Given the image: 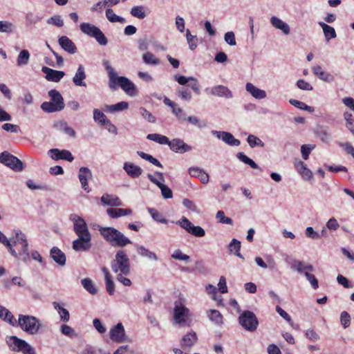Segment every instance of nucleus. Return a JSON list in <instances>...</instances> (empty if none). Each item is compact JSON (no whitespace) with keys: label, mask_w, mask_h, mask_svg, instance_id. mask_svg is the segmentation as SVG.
I'll list each match as a JSON object with an SVG mask.
<instances>
[{"label":"nucleus","mask_w":354,"mask_h":354,"mask_svg":"<svg viewBox=\"0 0 354 354\" xmlns=\"http://www.w3.org/2000/svg\"><path fill=\"white\" fill-rule=\"evenodd\" d=\"M61 332L63 335L68 336L69 337H77V334L75 333V330L72 327L66 324H63L61 326Z\"/></svg>","instance_id":"nucleus-55"},{"label":"nucleus","mask_w":354,"mask_h":354,"mask_svg":"<svg viewBox=\"0 0 354 354\" xmlns=\"http://www.w3.org/2000/svg\"><path fill=\"white\" fill-rule=\"evenodd\" d=\"M70 219L73 223L74 231L78 237H91L87 224L82 217L73 214L70 216Z\"/></svg>","instance_id":"nucleus-11"},{"label":"nucleus","mask_w":354,"mask_h":354,"mask_svg":"<svg viewBox=\"0 0 354 354\" xmlns=\"http://www.w3.org/2000/svg\"><path fill=\"white\" fill-rule=\"evenodd\" d=\"M148 178L151 182L156 185L161 190V194L165 198H171L173 196L171 189L167 185L158 181L152 174L147 175Z\"/></svg>","instance_id":"nucleus-23"},{"label":"nucleus","mask_w":354,"mask_h":354,"mask_svg":"<svg viewBox=\"0 0 354 354\" xmlns=\"http://www.w3.org/2000/svg\"><path fill=\"white\" fill-rule=\"evenodd\" d=\"M82 285L91 295H95L97 292L93 281L88 278L82 279Z\"/></svg>","instance_id":"nucleus-46"},{"label":"nucleus","mask_w":354,"mask_h":354,"mask_svg":"<svg viewBox=\"0 0 354 354\" xmlns=\"http://www.w3.org/2000/svg\"><path fill=\"white\" fill-rule=\"evenodd\" d=\"M91 237H78L73 242V249L77 252L88 250L91 247Z\"/></svg>","instance_id":"nucleus-18"},{"label":"nucleus","mask_w":354,"mask_h":354,"mask_svg":"<svg viewBox=\"0 0 354 354\" xmlns=\"http://www.w3.org/2000/svg\"><path fill=\"white\" fill-rule=\"evenodd\" d=\"M128 107L129 104L127 102H120L115 104L106 106V111H109L110 112L121 111L127 109Z\"/></svg>","instance_id":"nucleus-42"},{"label":"nucleus","mask_w":354,"mask_h":354,"mask_svg":"<svg viewBox=\"0 0 354 354\" xmlns=\"http://www.w3.org/2000/svg\"><path fill=\"white\" fill-rule=\"evenodd\" d=\"M123 169L132 178H138L142 173V169L139 166L129 162L124 163Z\"/></svg>","instance_id":"nucleus-22"},{"label":"nucleus","mask_w":354,"mask_h":354,"mask_svg":"<svg viewBox=\"0 0 354 354\" xmlns=\"http://www.w3.org/2000/svg\"><path fill=\"white\" fill-rule=\"evenodd\" d=\"M131 14L138 19H144L146 16L142 6H134L131 8Z\"/></svg>","instance_id":"nucleus-56"},{"label":"nucleus","mask_w":354,"mask_h":354,"mask_svg":"<svg viewBox=\"0 0 354 354\" xmlns=\"http://www.w3.org/2000/svg\"><path fill=\"white\" fill-rule=\"evenodd\" d=\"M137 153H138V156L140 157H141L142 158H143L146 160H148L149 162H150L151 163H152L153 165H154L157 167H162V164L156 158H153L152 156L147 154L142 151H138Z\"/></svg>","instance_id":"nucleus-50"},{"label":"nucleus","mask_w":354,"mask_h":354,"mask_svg":"<svg viewBox=\"0 0 354 354\" xmlns=\"http://www.w3.org/2000/svg\"><path fill=\"white\" fill-rule=\"evenodd\" d=\"M80 30L86 35L94 37L96 41L102 46L108 43V40L100 29L89 23H82L80 25Z\"/></svg>","instance_id":"nucleus-9"},{"label":"nucleus","mask_w":354,"mask_h":354,"mask_svg":"<svg viewBox=\"0 0 354 354\" xmlns=\"http://www.w3.org/2000/svg\"><path fill=\"white\" fill-rule=\"evenodd\" d=\"M41 20V17L35 15L32 12H28L26 15V21L28 24L33 25L39 22Z\"/></svg>","instance_id":"nucleus-62"},{"label":"nucleus","mask_w":354,"mask_h":354,"mask_svg":"<svg viewBox=\"0 0 354 354\" xmlns=\"http://www.w3.org/2000/svg\"><path fill=\"white\" fill-rule=\"evenodd\" d=\"M313 73L317 76L319 79L324 81H329L330 78V75L322 70L321 66H314L313 68Z\"/></svg>","instance_id":"nucleus-44"},{"label":"nucleus","mask_w":354,"mask_h":354,"mask_svg":"<svg viewBox=\"0 0 354 354\" xmlns=\"http://www.w3.org/2000/svg\"><path fill=\"white\" fill-rule=\"evenodd\" d=\"M41 71L46 74V78L47 80L54 82H59L65 75L63 71H55L47 66H43Z\"/></svg>","instance_id":"nucleus-19"},{"label":"nucleus","mask_w":354,"mask_h":354,"mask_svg":"<svg viewBox=\"0 0 354 354\" xmlns=\"http://www.w3.org/2000/svg\"><path fill=\"white\" fill-rule=\"evenodd\" d=\"M212 133L230 146H239L241 143L239 140L234 138L233 135L229 132L214 130L212 131Z\"/></svg>","instance_id":"nucleus-15"},{"label":"nucleus","mask_w":354,"mask_h":354,"mask_svg":"<svg viewBox=\"0 0 354 354\" xmlns=\"http://www.w3.org/2000/svg\"><path fill=\"white\" fill-rule=\"evenodd\" d=\"M147 138L153 140L154 142H156L160 145H167L169 144V138L165 136H162L158 133H151L148 134L147 136Z\"/></svg>","instance_id":"nucleus-39"},{"label":"nucleus","mask_w":354,"mask_h":354,"mask_svg":"<svg viewBox=\"0 0 354 354\" xmlns=\"http://www.w3.org/2000/svg\"><path fill=\"white\" fill-rule=\"evenodd\" d=\"M178 97L182 100L189 102L192 99V93L190 91L185 87H180L177 90Z\"/></svg>","instance_id":"nucleus-51"},{"label":"nucleus","mask_w":354,"mask_h":354,"mask_svg":"<svg viewBox=\"0 0 354 354\" xmlns=\"http://www.w3.org/2000/svg\"><path fill=\"white\" fill-rule=\"evenodd\" d=\"M48 154L52 159L55 160H66L68 162H72L74 159L72 153L66 149L59 150L58 149H52L48 151Z\"/></svg>","instance_id":"nucleus-17"},{"label":"nucleus","mask_w":354,"mask_h":354,"mask_svg":"<svg viewBox=\"0 0 354 354\" xmlns=\"http://www.w3.org/2000/svg\"><path fill=\"white\" fill-rule=\"evenodd\" d=\"M106 213L111 218H115L130 215L132 213V210L129 208H109L106 209Z\"/></svg>","instance_id":"nucleus-32"},{"label":"nucleus","mask_w":354,"mask_h":354,"mask_svg":"<svg viewBox=\"0 0 354 354\" xmlns=\"http://www.w3.org/2000/svg\"><path fill=\"white\" fill-rule=\"evenodd\" d=\"M28 245L25 234L21 231H17L12 244L10 243V247H8V249L12 256L19 260L27 262L30 260Z\"/></svg>","instance_id":"nucleus-1"},{"label":"nucleus","mask_w":354,"mask_h":354,"mask_svg":"<svg viewBox=\"0 0 354 354\" xmlns=\"http://www.w3.org/2000/svg\"><path fill=\"white\" fill-rule=\"evenodd\" d=\"M86 73L82 65H80L75 76L73 78V82L76 86H86V83L84 80L86 79Z\"/></svg>","instance_id":"nucleus-33"},{"label":"nucleus","mask_w":354,"mask_h":354,"mask_svg":"<svg viewBox=\"0 0 354 354\" xmlns=\"http://www.w3.org/2000/svg\"><path fill=\"white\" fill-rule=\"evenodd\" d=\"M176 223L196 237H203L205 235V232L201 227L194 225L186 217H183Z\"/></svg>","instance_id":"nucleus-13"},{"label":"nucleus","mask_w":354,"mask_h":354,"mask_svg":"<svg viewBox=\"0 0 354 354\" xmlns=\"http://www.w3.org/2000/svg\"><path fill=\"white\" fill-rule=\"evenodd\" d=\"M170 149L176 153H184L192 150V146L186 144L180 138H174L169 141Z\"/></svg>","instance_id":"nucleus-14"},{"label":"nucleus","mask_w":354,"mask_h":354,"mask_svg":"<svg viewBox=\"0 0 354 354\" xmlns=\"http://www.w3.org/2000/svg\"><path fill=\"white\" fill-rule=\"evenodd\" d=\"M149 212L150 213L151 217L157 222L160 223H167V220L164 218L162 214H160L158 210L153 208H149Z\"/></svg>","instance_id":"nucleus-49"},{"label":"nucleus","mask_w":354,"mask_h":354,"mask_svg":"<svg viewBox=\"0 0 354 354\" xmlns=\"http://www.w3.org/2000/svg\"><path fill=\"white\" fill-rule=\"evenodd\" d=\"M106 17L108 19V20L111 22H119L121 24H124L126 22V20L124 18L116 15L113 10L111 8H108L106 10Z\"/></svg>","instance_id":"nucleus-41"},{"label":"nucleus","mask_w":354,"mask_h":354,"mask_svg":"<svg viewBox=\"0 0 354 354\" xmlns=\"http://www.w3.org/2000/svg\"><path fill=\"white\" fill-rule=\"evenodd\" d=\"M55 127L59 131H64L66 134L75 138L76 133L75 130L69 127L66 122L59 121L55 124Z\"/></svg>","instance_id":"nucleus-36"},{"label":"nucleus","mask_w":354,"mask_h":354,"mask_svg":"<svg viewBox=\"0 0 354 354\" xmlns=\"http://www.w3.org/2000/svg\"><path fill=\"white\" fill-rule=\"evenodd\" d=\"M14 26L11 22L0 21V32L9 33L12 32Z\"/></svg>","instance_id":"nucleus-61"},{"label":"nucleus","mask_w":354,"mask_h":354,"mask_svg":"<svg viewBox=\"0 0 354 354\" xmlns=\"http://www.w3.org/2000/svg\"><path fill=\"white\" fill-rule=\"evenodd\" d=\"M97 229L104 240L112 246L123 248L131 243V241L129 238L114 227L98 226Z\"/></svg>","instance_id":"nucleus-2"},{"label":"nucleus","mask_w":354,"mask_h":354,"mask_svg":"<svg viewBox=\"0 0 354 354\" xmlns=\"http://www.w3.org/2000/svg\"><path fill=\"white\" fill-rule=\"evenodd\" d=\"M211 94L220 97L232 98L233 97L232 91L223 85H218L212 87L210 91Z\"/></svg>","instance_id":"nucleus-24"},{"label":"nucleus","mask_w":354,"mask_h":354,"mask_svg":"<svg viewBox=\"0 0 354 354\" xmlns=\"http://www.w3.org/2000/svg\"><path fill=\"white\" fill-rule=\"evenodd\" d=\"M30 59V53L27 50H22L17 57V65L18 66H24L28 63Z\"/></svg>","instance_id":"nucleus-43"},{"label":"nucleus","mask_w":354,"mask_h":354,"mask_svg":"<svg viewBox=\"0 0 354 354\" xmlns=\"http://www.w3.org/2000/svg\"><path fill=\"white\" fill-rule=\"evenodd\" d=\"M245 88L246 91L256 99L261 100L266 97V93L265 91L256 87L251 83H247L245 85Z\"/></svg>","instance_id":"nucleus-31"},{"label":"nucleus","mask_w":354,"mask_h":354,"mask_svg":"<svg viewBox=\"0 0 354 354\" xmlns=\"http://www.w3.org/2000/svg\"><path fill=\"white\" fill-rule=\"evenodd\" d=\"M188 172L192 177L199 178L203 184H207L209 182V175L198 167H190Z\"/></svg>","instance_id":"nucleus-25"},{"label":"nucleus","mask_w":354,"mask_h":354,"mask_svg":"<svg viewBox=\"0 0 354 354\" xmlns=\"http://www.w3.org/2000/svg\"><path fill=\"white\" fill-rule=\"evenodd\" d=\"M216 217L218 219L219 223L228 224V225H232V223H233L232 219L229 217H226L225 216L223 211H221V210L218 211L216 213Z\"/></svg>","instance_id":"nucleus-63"},{"label":"nucleus","mask_w":354,"mask_h":354,"mask_svg":"<svg viewBox=\"0 0 354 354\" xmlns=\"http://www.w3.org/2000/svg\"><path fill=\"white\" fill-rule=\"evenodd\" d=\"M249 145L253 148L255 146L263 147L264 143L257 136L254 135H249L247 139Z\"/></svg>","instance_id":"nucleus-59"},{"label":"nucleus","mask_w":354,"mask_h":354,"mask_svg":"<svg viewBox=\"0 0 354 354\" xmlns=\"http://www.w3.org/2000/svg\"><path fill=\"white\" fill-rule=\"evenodd\" d=\"M209 319L216 324H223V316L218 310H210L207 311Z\"/></svg>","instance_id":"nucleus-40"},{"label":"nucleus","mask_w":354,"mask_h":354,"mask_svg":"<svg viewBox=\"0 0 354 354\" xmlns=\"http://www.w3.org/2000/svg\"><path fill=\"white\" fill-rule=\"evenodd\" d=\"M270 23L275 28L281 30L284 35H287L290 33V29L288 24L283 21L277 17H272L270 18Z\"/></svg>","instance_id":"nucleus-27"},{"label":"nucleus","mask_w":354,"mask_h":354,"mask_svg":"<svg viewBox=\"0 0 354 354\" xmlns=\"http://www.w3.org/2000/svg\"><path fill=\"white\" fill-rule=\"evenodd\" d=\"M291 268L297 270L299 273L304 274L314 289L318 288V281L315 275L311 274L314 270V268L312 265L295 259L291 263Z\"/></svg>","instance_id":"nucleus-7"},{"label":"nucleus","mask_w":354,"mask_h":354,"mask_svg":"<svg viewBox=\"0 0 354 354\" xmlns=\"http://www.w3.org/2000/svg\"><path fill=\"white\" fill-rule=\"evenodd\" d=\"M110 338L112 341L118 343L125 341V331L121 323H118L110 330Z\"/></svg>","instance_id":"nucleus-16"},{"label":"nucleus","mask_w":354,"mask_h":354,"mask_svg":"<svg viewBox=\"0 0 354 354\" xmlns=\"http://www.w3.org/2000/svg\"><path fill=\"white\" fill-rule=\"evenodd\" d=\"M142 60L147 65L156 66L160 64V60L151 52L145 53L142 55Z\"/></svg>","instance_id":"nucleus-37"},{"label":"nucleus","mask_w":354,"mask_h":354,"mask_svg":"<svg viewBox=\"0 0 354 354\" xmlns=\"http://www.w3.org/2000/svg\"><path fill=\"white\" fill-rule=\"evenodd\" d=\"M196 333L189 332L182 338L181 346L184 350L189 349L196 343Z\"/></svg>","instance_id":"nucleus-28"},{"label":"nucleus","mask_w":354,"mask_h":354,"mask_svg":"<svg viewBox=\"0 0 354 354\" xmlns=\"http://www.w3.org/2000/svg\"><path fill=\"white\" fill-rule=\"evenodd\" d=\"M171 110L173 114H174L179 120L182 122L186 121L187 115L183 109L179 107L177 104L171 109Z\"/></svg>","instance_id":"nucleus-52"},{"label":"nucleus","mask_w":354,"mask_h":354,"mask_svg":"<svg viewBox=\"0 0 354 354\" xmlns=\"http://www.w3.org/2000/svg\"><path fill=\"white\" fill-rule=\"evenodd\" d=\"M41 109L47 113H53L62 111L54 102H44L41 105Z\"/></svg>","instance_id":"nucleus-45"},{"label":"nucleus","mask_w":354,"mask_h":354,"mask_svg":"<svg viewBox=\"0 0 354 354\" xmlns=\"http://www.w3.org/2000/svg\"><path fill=\"white\" fill-rule=\"evenodd\" d=\"M50 257L59 266H63L66 264V255L57 247H53L50 250Z\"/></svg>","instance_id":"nucleus-26"},{"label":"nucleus","mask_w":354,"mask_h":354,"mask_svg":"<svg viewBox=\"0 0 354 354\" xmlns=\"http://www.w3.org/2000/svg\"><path fill=\"white\" fill-rule=\"evenodd\" d=\"M290 103L298 109H300L302 110H306L310 113L314 111L313 107L308 106L305 103H304L301 101H299L297 100H290Z\"/></svg>","instance_id":"nucleus-53"},{"label":"nucleus","mask_w":354,"mask_h":354,"mask_svg":"<svg viewBox=\"0 0 354 354\" xmlns=\"http://www.w3.org/2000/svg\"><path fill=\"white\" fill-rule=\"evenodd\" d=\"M111 268L115 273H123L127 275L130 272V261L128 256L123 250H118L115 259L111 261Z\"/></svg>","instance_id":"nucleus-6"},{"label":"nucleus","mask_w":354,"mask_h":354,"mask_svg":"<svg viewBox=\"0 0 354 354\" xmlns=\"http://www.w3.org/2000/svg\"><path fill=\"white\" fill-rule=\"evenodd\" d=\"M101 202L104 205L110 206H121L122 205L121 200L118 196L108 194L102 195Z\"/></svg>","instance_id":"nucleus-30"},{"label":"nucleus","mask_w":354,"mask_h":354,"mask_svg":"<svg viewBox=\"0 0 354 354\" xmlns=\"http://www.w3.org/2000/svg\"><path fill=\"white\" fill-rule=\"evenodd\" d=\"M109 86L111 90H116L120 87L127 95L136 96L138 90L135 84L128 78L123 76H115L113 82L109 81Z\"/></svg>","instance_id":"nucleus-5"},{"label":"nucleus","mask_w":354,"mask_h":354,"mask_svg":"<svg viewBox=\"0 0 354 354\" xmlns=\"http://www.w3.org/2000/svg\"><path fill=\"white\" fill-rule=\"evenodd\" d=\"M58 43L63 50L70 54H75L77 52L75 44L66 36L60 37Z\"/></svg>","instance_id":"nucleus-21"},{"label":"nucleus","mask_w":354,"mask_h":354,"mask_svg":"<svg viewBox=\"0 0 354 354\" xmlns=\"http://www.w3.org/2000/svg\"><path fill=\"white\" fill-rule=\"evenodd\" d=\"M237 158L241 160V162H244L245 164H247L250 165L253 169H258V165L250 158H248L247 156H245L242 152H239L236 154Z\"/></svg>","instance_id":"nucleus-48"},{"label":"nucleus","mask_w":354,"mask_h":354,"mask_svg":"<svg viewBox=\"0 0 354 354\" xmlns=\"http://www.w3.org/2000/svg\"><path fill=\"white\" fill-rule=\"evenodd\" d=\"M136 248L137 252L141 257H147L148 259H149L151 260H153V261L158 260L157 255L154 252H153L149 250L148 249H147L146 248H145L144 246L136 245Z\"/></svg>","instance_id":"nucleus-35"},{"label":"nucleus","mask_w":354,"mask_h":354,"mask_svg":"<svg viewBox=\"0 0 354 354\" xmlns=\"http://www.w3.org/2000/svg\"><path fill=\"white\" fill-rule=\"evenodd\" d=\"M192 315L189 310L180 301L175 302L174 309V323L180 327L189 326L192 323Z\"/></svg>","instance_id":"nucleus-4"},{"label":"nucleus","mask_w":354,"mask_h":354,"mask_svg":"<svg viewBox=\"0 0 354 354\" xmlns=\"http://www.w3.org/2000/svg\"><path fill=\"white\" fill-rule=\"evenodd\" d=\"M6 342L9 348L13 351H21L24 354H36L35 349L30 345L16 336L8 337Z\"/></svg>","instance_id":"nucleus-8"},{"label":"nucleus","mask_w":354,"mask_h":354,"mask_svg":"<svg viewBox=\"0 0 354 354\" xmlns=\"http://www.w3.org/2000/svg\"><path fill=\"white\" fill-rule=\"evenodd\" d=\"M0 319L8 322L12 326H17V319L5 307L0 306Z\"/></svg>","instance_id":"nucleus-29"},{"label":"nucleus","mask_w":354,"mask_h":354,"mask_svg":"<svg viewBox=\"0 0 354 354\" xmlns=\"http://www.w3.org/2000/svg\"><path fill=\"white\" fill-rule=\"evenodd\" d=\"M93 119L95 122H98L102 125H103L108 120L106 116L97 109L93 111Z\"/></svg>","instance_id":"nucleus-54"},{"label":"nucleus","mask_w":354,"mask_h":354,"mask_svg":"<svg viewBox=\"0 0 354 354\" xmlns=\"http://www.w3.org/2000/svg\"><path fill=\"white\" fill-rule=\"evenodd\" d=\"M186 120H187L190 124L197 126L199 128H205L207 127V122L205 121H201L196 116L186 117Z\"/></svg>","instance_id":"nucleus-57"},{"label":"nucleus","mask_w":354,"mask_h":354,"mask_svg":"<svg viewBox=\"0 0 354 354\" xmlns=\"http://www.w3.org/2000/svg\"><path fill=\"white\" fill-rule=\"evenodd\" d=\"M103 65L105 67L109 76V81L113 82V78L118 75V73L114 71L113 67L110 65L109 61L104 60L103 62Z\"/></svg>","instance_id":"nucleus-58"},{"label":"nucleus","mask_w":354,"mask_h":354,"mask_svg":"<svg viewBox=\"0 0 354 354\" xmlns=\"http://www.w3.org/2000/svg\"><path fill=\"white\" fill-rule=\"evenodd\" d=\"M17 326L29 335L38 333L41 328L40 321L35 317L28 315H19Z\"/></svg>","instance_id":"nucleus-3"},{"label":"nucleus","mask_w":354,"mask_h":354,"mask_svg":"<svg viewBox=\"0 0 354 354\" xmlns=\"http://www.w3.org/2000/svg\"><path fill=\"white\" fill-rule=\"evenodd\" d=\"M239 322L245 330L250 332L255 331L259 325L257 317L250 310L243 311L239 317Z\"/></svg>","instance_id":"nucleus-10"},{"label":"nucleus","mask_w":354,"mask_h":354,"mask_svg":"<svg viewBox=\"0 0 354 354\" xmlns=\"http://www.w3.org/2000/svg\"><path fill=\"white\" fill-rule=\"evenodd\" d=\"M79 180L81 183L82 188L86 192H89L90 189L87 180L92 178V173L91 170L85 167H80L79 169Z\"/></svg>","instance_id":"nucleus-20"},{"label":"nucleus","mask_w":354,"mask_h":354,"mask_svg":"<svg viewBox=\"0 0 354 354\" xmlns=\"http://www.w3.org/2000/svg\"><path fill=\"white\" fill-rule=\"evenodd\" d=\"M47 23L57 27H62L64 26V21L60 15H54L48 19Z\"/></svg>","instance_id":"nucleus-64"},{"label":"nucleus","mask_w":354,"mask_h":354,"mask_svg":"<svg viewBox=\"0 0 354 354\" xmlns=\"http://www.w3.org/2000/svg\"><path fill=\"white\" fill-rule=\"evenodd\" d=\"M48 96L54 104L57 105L61 110L64 108V99L59 91L52 89L48 91Z\"/></svg>","instance_id":"nucleus-34"},{"label":"nucleus","mask_w":354,"mask_h":354,"mask_svg":"<svg viewBox=\"0 0 354 354\" xmlns=\"http://www.w3.org/2000/svg\"><path fill=\"white\" fill-rule=\"evenodd\" d=\"M53 306L56 309L59 315L60 319L63 322H67L70 319V314L68 310L62 307L59 303L54 301Z\"/></svg>","instance_id":"nucleus-38"},{"label":"nucleus","mask_w":354,"mask_h":354,"mask_svg":"<svg viewBox=\"0 0 354 354\" xmlns=\"http://www.w3.org/2000/svg\"><path fill=\"white\" fill-rule=\"evenodd\" d=\"M140 114L149 122L153 123L156 122V117L153 115L149 111L143 107L139 109Z\"/></svg>","instance_id":"nucleus-60"},{"label":"nucleus","mask_w":354,"mask_h":354,"mask_svg":"<svg viewBox=\"0 0 354 354\" xmlns=\"http://www.w3.org/2000/svg\"><path fill=\"white\" fill-rule=\"evenodd\" d=\"M0 162L16 171L23 170V163L17 157L12 156L8 151L0 153Z\"/></svg>","instance_id":"nucleus-12"},{"label":"nucleus","mask_w":354,"mask_h":354,"mask_svg":"<svg viewBox=\"0 0 354 354\" xmlns=\"http://www.w3.org/2000/svg\"><path fill=\"white\" fill-rule=\"evenodd\" d=\"M326 234V230L325 229L322 230L320 234L315 232L312 227H308L306 230V236L313 239H317L319 237L325 236Z\"/></svg>","instance_id":"nucleus-47"}]
</instances>
